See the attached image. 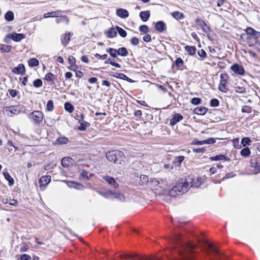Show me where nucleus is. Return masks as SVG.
Listing matches in <instances>:
<instances>
[{
	"label": "nucleus",
	"mask_w": 260,
	"mask_h": 260,
	"mask_svg": "<svg viewBox=\"0 0 260 260\" xmlns=\"http://www.w3.org/2000/svg\"><path fill=\"white\" fill-rule=\"evenodd\" d=\"M139 30L144 34H146L149 31V28L146 25H142L139 27Z\"/></svg>",
	"instance_id": "3c124183"
},
{
	"label": "nucleus",
	"mask_w": 260,
	"mask_h": 260,
	"mask_svg": "<svg viewBox=\"0 0 260 260\" xmlns=\"http://www.w3.org/2000/svg\"><path fill=\"white\" fill-rule=\"evenodd\" d=\"M242 112L243 113H249L251 112V108L250 107L248 106H244L242 109Z\"/></svg>",
	"instance_id": "680f3d73"
},
{
	"label": "nucleus",
	"mask_w": 260,
	"mask_h": 260,
	"mask_svg": "<svg viewBox=\"0 0 260 260\" xmlns=\"http://www.w3.org/2000/svg\"><path fill=\"white\" fill-rule=\"evenodd\" d=\"M192 181V177L188 176L184 180L182 179L176 186H175L169 192L171 197H176L186 192L190 188V183Z\"/></svg>",
	"instance_id": "f03ea898"
},
{
	"label": "nucleus",
	"mask_w": 260,
	"mask_h": 260,
	"mask_svg": "<svg viewBox=\"0 0 260 260\" xmlns=\"http://www.w3.org/2000/svg\"><path fill=\"white\" fill-rule=\"evenodd\" d=\"M204 144H214L215 143V140L214 139L210 138L209 139H207L206 140H204Z\"/></svg>",
	"instance_id": "e2e57ef3"
},
{
	"label": "nucleus",
	"mask_w": 260,
	"mask_h": 260,
	"mask_svg": "<svg viewBox=\"0 0 260 260\" xmlns=\"http://www.w3.org/2000/svg\"><path fill=\"white\" fill-rule=\"evenodd\" d=\"M184 157L183 156H179L175 157L173 161V163L176 167H179L182 162L184 160Z\"/></svg>",
	"instance_id": "393cba45"
},
{
	"label": "nucleus",
	"mask_w": 260,
	"mask_h": 260,
	"mask_svg": "<svg viewBox=\"0 0 260 260\" xmlns=\"http://www.w3.org/2000/svg\"><path fill=\"white\" fill-rule=\"evenodd\" d=\"M116 15L121 18H126L128 17V11L124 9L119 8L116 10Z\"/></svg>",
	"instance_id": "ddd939ff"
},
{
	"label": "nucleus",
	"mask_w": 260,
	"mask_h": 260,
	"mask_svg": "<svg viewBox=\"0 0 260 260\" xmlns=\"http://www.w3.org/2000/svg\"><path fill=\"white\" fill-rule=\"evenodd\" d=\"M8 92L12 98H15L17 94V91L14 89H9Z\"/></svg>",
	"instance_id": "774afa93"
},
{
	"label": "nucleus",
	"mask_w": 260,
	"mask_h": 260,
	"mask_svg": "<svg viewBox=\"0 0 260 260\" xmlns=\"http://www.w3.org/2000/svg\"><path fill=\"white\" fill-rule=\"evenodd\" d=\"M69 186H71V187H73L75 188H77V189H81L83 187V186L80 184H77V183H75L74 182H71V185H69Z\"/></svg>",
	"instance_id": "0e129e2a"
},
{
	"label": "nucleus",
	"mask_w": 260,
	"mask_h": 260,
	"mask_svg": "<svg viewBox=\"0 0 260 260\" xmlns=\"http://www.w3.org/2000/svg\"><path fill=\"white\" fill-rule=\"evenodd\" d=\"M68 61L69 63L71 65L73 66L74 64L76 62L75 58L73 56H70L68 58Z\"/></svg>",
	"instance_id": "338daca9"
},
{
	"label": "nucleus",
	"mask_w": 260,
	"mask_h": 260,
	"mask_svg": "<svg viewBox=\"0 0 260 260\" xmlns=\"http://www.w3.org/2000/svg\"><path fill=\"white\" fill-rule=\"evenodd\" d=\"M29 119L36 124H39L44 118L43 114L40 111H34L30 114Z\"/></svg>",
	"instance_id": "20e7f679"
},
{
	"label": "nucleus",
	"mask_w": 260,
	"mask_h": 260,
	"mask_svg": "<svg viewBox=\"0 0 260 260\" xmlns=\"http://www.w3.org/2000/svg\"><path fill=\"white\" fill-rule=\"evenodd\" d=\"M56 22L57 23H59L60 22H64L66 24H68L69 22V20L67 16H64L61 17L59 18H58L56 20Z\"/></svg>",
	"instance_id": "58836bf2"
},
{
	"label": "nucleus",
	"mask_w": 260,
	"mask_h": 260,
	"mask_svg": "<svg viewBox=\"0 0 260 260\" xmlns=\"http://www.w3.org/2000/svg\"><path fill=\"white\" fill-rule=\"evenodd\" d=\"M210 106L213 107H217L219 106V101L216 99H212L210 101Z\"/></svg>",
	"instance_id": "4d7b16f0"
},
{
	"label": "nucleus",
	"mask_w": 260,
	"mask_h": 260,
	"mask_svg": "<svg viewBox=\"0 0 260 260\" xmlns=\"http://www.w3.org/2000/svg\"><path fill=\"white\" fill-rule=\"evenodd\" d=\"M251 167L254 168L256 169V171L254 172V174H256L260 173V163L257 161H252L250 162Z\"/></svg>",
	"instance_id": "c756f323"
},
{
	"label": "nucleus",
	"mask_w": 260,
	"mask_h": 260,
	"mask_svg": "<svg viewBox=\"0 0 260 260\" xmlns=\"http://www.w3.org/2000/svg\"><path fill=\"white\" fill-rule=\"evenodd\" d=\"M208 109L207 108L204 107H200L196 108L194 109V113L196 114L204 115L206 113Z\"/></svg>",
	"instance_id": "4be33fe9"
},
{
	"label": "nucleus",
	"mask_w": 260,
	"mask_h": 260,
	"mask_svg": "<svg viewBox=\"0 0 260 260\" xmlns=\"http://www.w3.org/2000/svg\"><path fill=\"white\" fill-rule=\"evenodd\" d=\"M212 161L224 160L229 161L230 158H227L225 155L220 154L215 156H211L209 158Z\"/></svg>",
	"instance_id": "a211bd4d"
},
{
	"label": "nucleus",
	"mask_w": 260,
	"mask_h": 260,
	"mask_svg": "<svg viewBox=\"0 0 260 260\" xmlns=\"http://www.w3.org/2000/svg\"><path fill=\"white\" fill-rule=\"evenodd\" d=\"M175 64L178 68H180L183 65V61L181 58H178L175 61Z\"/></svg>",
	"instance_id": "13d9d810"
},
{
	"label": "nucleus",
	"mask_w": 260,
	"mask_h": 260,
	"mask_svg": "<svg viewBox=\"0 0 260 260\" xmlns=\"http://www.w3.org/2000/svg\"><path fill=\"white\" fill-rule=\"evenodd\" d=\"M147 258L146 260H162L161 257H158L154 254L147 256Z\"/></svg>",
	"instance_id": "5fc2aeb1"
},
{
	"label": "nucleus",
	"mask_w": 260,
	"mask_h": 260,
	"mask_svg": "<svg viewBox=\"0 0 260 260\" xmlns=\"http://www.w3.org/2000/svg\"><path fill=\"white\" fill-rule=\"evenodd\" d=\"M25 67L22 64H19L16 68H14L12 72L17 74H23L25 72Z\"/></svg>",
	"instance_id": "f3484780"
},
{
	"label": "nucleus",
	"mask_w": 260,
	"mask_h": 260,
	"mask_svg": "<svg viewBox=\"0 0 260 260\" xmlns=\"http://www.w3.org/2000/svg\"><path fill=\"white\" fill-rule=\"evenodd\" d=\"M117 30L116 28L112 27L107 32V37L109 38H113L117 35Z\"/></svg>",
	"instance_id": "b1692460"
},
{
	"label": "nucleus",
	"mask_w": 260,
	"mask_h": 260,
	"mask_svg": "<svg viewBox=\"0 0 260 260\" xmlns=\"http://www.w3.org/2000/svg\"><path fill=\"white\" fill-rule=\"evenodd\" d=\"M139 15L141 20L143 22H146L149 19L150 16V13L149 11H142L140 13Z\"/></svg>",
	"instance_id": "6ab92c4d"
},
{
	"label": "nucleus",
	"mask_w": 260,
	"mask_h": 260,
	"mask_svg": "<svg viewBox=\"0 0 260 260\" xmlns=\"http://www.w3.org/2000/svg\"><path fill=\"white\" fill-rule=\"evenodd\" d=\"M220 84L219 85L218 89L223 92H227L228 88L226 86L229 76L228 74L225 73L221 74L220 76Z\"/></svg>",
	"instance_id": "39448f33"
},
{
	"label": "nucleus",
	"mask_w": 260,
	"mask_h": 260,
	"mask_svg": "<svg viewBox=\"0 0 260 260\" xmlns=\"http://www.w3.org/2000/svg\"><path fill=\"white\" fill-rule=\"evenodd\" d=\"M138 256H139V254L135 253V254H125L123 255H121L120 256L121 258L125 257L126 258H135V257H137Z\"/></svg>",
	"instance_id": "603ef678"
},
{
	"label": "nucleus",
	"mask_w": 260,
	"mask_h": 260,
	"mask_svg": "<svg viewBox=\"0 0 260 260\" xmlns=\"http://www.w3.org/2000/svg\"><path fill=\"white\" fill-rule=\"evenodd\" d=\"M140 179L143 185L146 184L148 182V176L144 175H141L140 176Z\"/></svg>",
	"instance_id": "09e8293b"
},
{
	"label": "nucleus",
	"mask_w": 260,
	"mask_h": 260,
	"mask_svg": "<svg viewBox=\"0 0 260 260\" xmlns=\"http://www.w3.org/2000/svg\"><path fill=\"white\" fill-rule=\"evenodd\" d=\"M47 110L49 111H52L54 109L53 102L52 100L48 101L46 105Z\"/></svg>",
	"instance_id": "de8ad7c7"
},
{
	"label": "nucleus",
	"mask_w": 260,
	"mask_h": 260,
	"mask_svg": "<svg viewBox=\"0 0 260 260\" xmlns=\"http://www.w3.org/2000/svg\"><path fill=\"white\" fill-rule=\"evenodd\" d=\"M198 54L200 56L199 59L203 60L206 56V52L204 49H201L198 52Z\"/></svg>",
	"instance_id": "37998d69"
},
{
	"label": "nucleus",
	"mask_w": 260,
	"mask_h": 260,
	"mask_svg": "<svg viewBox=\"0 0 260 260\" xmlns=\"http://www.w3.org/2000/svg\"><path fill=\"white\" fill-rule=\"evenodd\" d=\"M103 178L108 183L112 186L114 188H117L119 186L118 183L115 180L114 178L108 175L103 176Z\"/></svg>",
	"instance_id": "1a4fd4ad"
},
{
	"label": "nucleus",
	"mask_w": 260,
	"mask_h": 260,
	"mask_svg": "<svg viewBox=\"0 0 260 260\" xmlns=\"http://www.w3.org/2000/svg\"><path fill=\"white\" fill-rule=\"evenodd\" d=\"M117 54L122 56H126L128 55V52L125 47H121L119 48L117 50Z\"/></svg>",
	"instance_id": "473e14b6"
},
{
	"label": "nucleus",
	"mask_w": 260,
	"mask_h": 260,
	"mask_svg": "<svg viewBox=\"0 0 260 260\" xmlns=\"http://www.w3.org/2000/svg\"><path fill=\"white\" fill-rule=\"evenodd\" d=\"M250 139L248 137L243 138L241 140V144L243 146H245L246 145H248L250 142Z\"/></svg>",
	"instance_id": "6e6d98bb"
},
{
	"label": "nucleus",
	"mask_w": 260,
	"mask_h": 260,
	"mask_svg": "<svg viewBox=\"0 0 260 260\" xmlns=\"http://www.w3.org/2000/svg\"><path fill=\"white\" fill-rule=\"evenodd\" d=\"M28 64L30 67H35L39 66V62L37 59L33 58L28 60Z\"/></svg>",
	"instance_id": "7c9ffc66"
},
{
	"label": "nucleus",
	"mask_w": 260,
	"mask_h": 260,
	"mask_svg": "<svg viewBox=\"0 0 260 260\" xmlns=\"http://www.w3.org/2000/svg\"><path fill=\"white\" fill-rule=\"evenodd\" d=\"M42 81L41 79H38L35 80L33 82L34 86L36 88L40 87L42 86Z\"/></svg>",
	"instance_id": "8fccbe9b"
},
{
	"label": "nucleus",
	"mask_w": 260,
	"mask_h": 260,
	"mask_svg": "<svg viewBox=\"0 0 260 260\" xmlns=\"http://www.w3.org/2000/svg\"><path fill=\"white\" fill-rule=\"evenodd\" d=\"M155 27L157 31L162 32L166 29V25L163 21H159L156 23Z\"/></svg>",
	"instance_id": "aec40b11"
},
{
	"label": "nucleus",
	"mask_w": 260,
	"mask_h": 260,
	"mask_svg": "<svg viewBox=\"0 0 260 260\" xmlns=\"http://www.w3.org/2000/svg\"><path fill=\"white\" fill-rule=\"evenodd\" d=\"M45 79L47 81L52 82L53 83L55 79V77L51 73H49L46 75Z\"/></svg>",
	"instance_id": "e433bc0d"
},
{
	"label": "nucleus",
	"mask_w": 260,
	"mask_h": 260,
	"mask_svg": "<svg viewBox=\"0 0 260 260\" xmlns=\"http://www.w3.org/2000/svg\"><path fill=\"white\" fill-rule=\"evenodd\" d=\"M185 49L190 55H193L196 54V48L194 46H186Z\"/></svg>",
	"instance_id": "72a5a7b5"
},
{
	"label": "nucleus",
	"mask_w": 260,
	"mask_h": 260,
	"mask_svg": "<svg viewBox=\"0 0 260 260\" xmlns=\"http://www.w3.org/2000/svg\"><path fill=\"white\" fill-rule=\"evenodd\" d=\"M12 46L10 45H7L2 44L0 45V51L2 52H9L11 50Z\"/></svg>",
	"instance_id": "2f4dec72"
},
{
	"label": "nucleus",
	"mask_w": 260,
	"mask_h": 260,
	"mask_svg": "<svg viewBox=\"0 0 260 260\" xmlns=\"http://www.w3.org/2000/svg\"><path fill=\"white\" fill-rule=\"evenodd\" d=\"M24 107L22 105H17L6 107L3 109V113L5 116L12 117L23 112Z\"/></svg>",
	"instance_id": "7ed1b4c3"
},
{
	"label": "nucleus",
	"mask_w": 260,
	"mask_h": 260,
	"mask_svg": "<svg viewBox=\"0 0 260 260\" xmlns=\"http://www.w3.org/2000/svg\"><path fill=\"white\" fill-rule=\"evenodd\" d=\"M60 14V11H55V12H51L50 13H45L44 14V18H47L49 17H59Z\"/></svg>",
	"instance_id": "5701e85b"
},
{
	"label": "nucleus",
	"mask_w": 260,
	"mask_h": 260,
	"mask_svg": "<svg viewBox=\"0 0 260 260\" xmlns=\"http://www.w3.org/2000/svg\"><path fill=\"white\" fill-rule=\"evenodd\" d=\"M123 154V153L120 151L113 150L107 152L106 156L109 161L116 162Z\"/></svg>",
	"instance_id": "423d86ee"
},
{
	"label": "nucleus",
	"mask_w": 260,
	"mask_h": 260,
	"mask_svg": "<svg viewBox=\"0 0 260 260\" xmlns=\"http://www.w3.org/2000/svg\"><path fill=\"white\" fill-rule=\"evenodd\" d=\"M73 36L71 32H68L66 34L62 35L61 37V43L64 46H66L70 41L71 37Z\"/></svg>",
	"instance_id": "f8f14e48"
},
{
	"label": "nucleus",
	"mask_w": 260,
	"mask_h": 260,
	"mask_svg": "<svg viewBox=\"0 0 260 260\" xmlns=\"http://www.w3.org/2000/svg\"><path fill=\"white\" fill-rule=\"evenodd\" d=\"M247 34L254 39H257L260 37V31H256L252 27H248L246 29Z\"/></svg>",
	"instance_id": "9d476101"
},
{
	"label": "nucleus",
	"mask_w": 260,
	"mask_h": 260,
	"mask_svg": "<svg viewBox=\"0 0 260 260\" xmlns=\"http://www.w3.org/2000/svg\"><path fill=\"white\" fill-rule=\"evenodd\" d=\"M230 69L236 74L242 76L245 74V70L244 68L241 65L238 63H234L233 64L231 67Z\"/></svg>",
	"instance_id": "6e6552de"
},
{
	"label": "nucleus",
	"mask_w": 260,
	"mask_h": 260,
	"mask_svg": "<svg viewBox=\"0 0 260 260\" xmlns=\"http://www.w3.org/2000/svg\"><path fill=\"white\" fill-rule=\"evenodd\" d=\"M180 235L177 234L171 241L173 248L177 249L180 256V260H193V249L196 245L190 243H179Z\"/></svg>",
	"instance_id": "f257e3e1"
},
{
	"label": "nucleus",
	"mask_w": 260,
	"mask_h": 260,
	"mask_svg": "<svg viewBox=\"0 0 260 260\" xmlns=\"http://www.w3.org/2000/svg\"><path fill=\"white\" fill-rule=\"evenodd\" d=\"M112 195L114 196V198L118 199V200H119L120 201H123L124 200V196L120 193H118V192L117 193V192H114V193Z\"/></svg>",
	"instance_id": "a18cd8bd"
},
{
	"label": "nucleus",
	"mask_w": 260,
	"mask_h": 260,
	"mask_svg": "<svg viewBox=\"0 0 260 260\" xmlns=\"http://www.w3.org/2000/svg\"><path fill=\"white\" fill-rule=\"evenodd\" d=\"M116 29L117 30V32H118L119 35L121 37H125L126 36L127 33L122 28L117 26H116Z\"/></svg>",
	"instance_id": "c03bdc74"
},
{
	"label": "nucleus",
	"mask_w": 260,
	"mask_h": 260,
	"mask_svg": "<svg viewBox=\"0 0 260 260\" xmlns=\"http://www.w3.org/2000/svg\"><path fill=\"white\" fill-rule=\"evenodd\" d=\"M172 16L177 20L182 19L184 18V14L179 11H175L171 13Z\"/></svg>",
	"instance_id": "bb28decb"
},
{
	"label": "nucleus",
	"mask_w": 260,
	"mask_h": 260,
	"mask_svg": "<svg viewBox=\"0 0 260 260\" xmlns=\"http://www.w3.org/2000/svg\"><path fill=\"white\" fill-rule=\"evenodd\" d=\"M3 175L5 178L8 181L9 185L10 186L13 185L14 183V179L11 177L9 173L8 172H4Z\"/></svg>",
	"instance_id": "a878e982"
},
{
	"label": "nucleus",
	"mask_w": 260,
	"mask_h": 260,
	"mask_svg": "<svg viewBox=\"0 0 260 260\" xmlns=\"http://www.w3.org/2000/svg\"><path fill=\"white\" fill-rule=\"evenodd\" d=\"M202 184L201 182V178L200 177H198L196 179V180H194L193 178L192 177V181L190 185V187H195V188H198Z\"/></svg>",
	"instance_id": "412c9836"
},
{
	"label": "nucleus",
	"mask_w": 260,
	"mask_h": 260,
	"mask_svg": "<svg viewBox=\"0 0 260 260\" xmlns=\"http://www.w3.org/2000/svg\"><path fill=\"white\" fill-rule=\"evenodd\" d=\"M107 52H108L110 55L113 57H116L117 54V50L113 48H109L107 50Z\"/></svg>",
	"instance_id": "49530a36"
},
{
	"label": "nucleus",
	"mask_w": 260,
	"mask_h": 260,
	"mask_svg": "<svg viewBox=\"0 0 260 260\" xmlns=\"http://www.w3.org/2000/svg\"><path fill=\"white\" fill-rule=\"evenodd\" d=\"M205 243L213 253H217L219 255L220 254L218 252V249L215 247L212 244L209 243L207 241H206Z\"/></svg>",
	"instance_id": "f704fd0d"
},
{
	"label": "nucleus",
	"mask_w": 260,
	"mask_h": 260,
	"mask_svg": "<svg viewBox=\"0 0 260 260\" xmlns=\"http://www.w3.org/2000/svg\"><path fill=\"white\" fill-rule=\"evenodd\" d=\"M79 122L81 124V126L78 128V129L80 131H85L86 128L90 125L88 122L83 120V115L82 114L81 115V118L79 120Z\"/></svg>",
	"instance_id": "2eb2a0df"
},
{
	"label": "nucleus",
	"mask_w": 260,
	"mask_h": 260,
	"mask_svg": "<svg viewBox=\"0 0 260 260\" xmlns=\"http://www.w3.org/2000/svg\"><path fill=\"white\" fill-rule=\"evenodd\" d=\"M105 64H110L112 66L115 67L116 68H120L121 66L118 63H116L115 62H113L110 58H109L105 61Z\"/></svg>",
	"instance_id": "79ce46f5"
},
{
	"label": "nucleus",
	"mask_w": 260,
	"mask_h": 260,
	"mask_svg": "<svg viewBox=\"0 0 260 260\" xmlns=\"http://www.w3.org/2000/svg\"><path fill=\"white\" fill-rule=\"evenodd\" d=\"M68 142L69 139L65 137H62L57 138L56 140L55 144L58 145H62L67 144Z\"/></svg>",
	"instance_id": "cd10ccee"
},
{
	"label": "nucleus",
	"mask_w": 260,
	"mask_h": 260,
	"mask_svg": "<svg viewBox=\"0 0 260 260\" xmlns=\"http://www.w3.org/2000/svg\"><path fill=\"white\" fill-rule=\"evenodd\" d=\"M25 38V35L23 34L13 33L10 35H7L5 38V41L8 43L7 39H11L15 42H19Z\"/></svg>",
	"instance_id": "0eeeda50"
},
{
	"label": "nucleus",
	"mask_w": 260,
	"mask_h": 260,
	"mask_svg": "<svg viewBox=\"0 0 260 260\" xmlns=\"http://www.w3.org/2000/svg\"><path fill=\"white\" fill-rule=\"evenodd\" d=\"M64 109L70 113L72 112L74 110V106L69 103H66L64 104Z\"/></svg>",
	"instance_id": "a19ab883"
},
{
	"label": "nucleus",
	"mask_w": 260,
	"mask_h": 260,
	"mask_svg": "<svg viewBox=\"0 0 260 260\" xmlns=\"http://www.w3.org/2000/svg\"><path fill=\"white\" fill-rule=\"evenodd\" d=\"M131 42L133 45H137L139 43V40L137 37H133L131 39Z\"/></svg>",
	"instance_id": "69168bd1"
},
{
	"label": "nucleus",
	"mask_w": 260,
	"mask_h": 260,
	"mask_svg": "<svg viewBox=\"0 0 260 260\" xmlns=\"http://www.w3.org/2000/svg\"><path fill=\"white\" fill-rule=\"evenodd\" d=\"M73 160L72 158L67 157L61 159V165L63 167L68 168L73 164Z\"/></svg>",
	"instance_id": "dca6fc26"
},
{
	"label": "nucleus",
	"mask_w": 260,
	"mask_h": 260,
	"mask_svg": "<svg viewBox=\"0 0 260 260\" xmlns=\"http://www.w3.org/2000/svg\"><path fill=\"white\" fill-rule=\"evenodd\" d=\"M235 90L236 92L239 93H243L245 92V89L243 87L237 86L235 88Z\"/></svg>",
	"instance_id": "052dcab7"
},
{
	"label": "nucleus",
	"mask_w": 260,
	"mask_h": 260,
	"mask_svg": "<svg viewBox=\"0 0 260 260\" xmlns=\"http://www.w3.org/2000/svg\"><path fill=\"white\" fill-rule=\"evenodd\" d=\"M183 119V116L179 113L175 114L173 118L170 120V123L171 125H175L177 122Z\"/></svg>",
	"instance_id": "4468645a"
},
{
	"label": "nucleus",
	"mask_w": 260,
	"mask_h": 260,
	"mask_svg": "<svg viewBox=\"0 0 260 260\" xmlns=\"http://www.w3.org/2000/svg\"><path fill=\"white\" fill-rule=\"evenodd\" d=\"M5 18L8 21H13L14 19L13 13L12 11L7 12L5 15Z\"/></svg>",
	"instance_id": "c9c22d12"
},
{
	"label": "nucleus",
	"mask_w": 260,
	"mask_h": 260,
	"mask_svg": "<svg viewBox=\"0 0 260 260\" xmlns=\"http://www.w3.org/2000/svg\"><path fill=\"white\" fill-rule=\"evenodd\" d=\"M240 154L244 157L248 156L250 154V150L248 147L244 148L241 150Z\"/></svg>",
	"instance_id": "4c0bfd02"
},
{
	"label": "nucleus",
	"mask_w": 260,
	"mask_h": 260,
	"mask_svg": "<svg viewBox=\"0 0 260 260\" xmlns=\"http://www.w3.org/2000/svg\"><path fill=\"white\" fill-rule=\"evenodd\" d=\"M51 177L50 176H43L39 180L40 187L44 189L46 186L50 182Z\"/></svg>",
	"instance_id": "9b49d317"
},
{
	"label": "nucleus",
	"mask_w": 260,
	"mask_h": 260,
	"mask_svg": "<svg viewBox=\"0 0 260 260\" xmlns=\"http://www.w3.org/2000/svg\"><path fill=\"white\" fill-rule=\"evenodd\" d=\"M201 103V99L199 98H193L191 100V103L194 105H198Z\"/></svg>",
	"instance_id": "864d4df0"
},
{
	"label": "nucleus",
	"mask_w": 260,
	"mask_h": 260,
	"mask_svg": "<svg viewBox=\"0 0 260 260\" xmlns=\"http://www.w3.org/2000/svg\"><path fill=\"white\" fill-rule=\"evenodd\" d=\"M196 24L202 27V26H205V22L200 18H197L195 21Z\"/></svg>",
	"instance_id": "bf43d9fd"
},
{
	"label": "nucleus",
	"mask_w": 260,
	"mask_h": 260,
	"mask_svg": "<svg viewBox=\"0 0 260 260\" xmlns=\"http://www.w3.org/2000/svg\"><path fill=\"white\" fill-rule=\"evenodd\" d=\"M113 76L117 77V78H120V79L124 80H126L130 83L134 82V80L129 78L125 75H124V74H122V73H118V74H117L116 75H113Z\"/></svg>",
	"instance_id": "c85d7f7f"
},
{
	"label": "nucleus",
	"mask_w": 260,
	"mask_h": 260,
	"mask_svg": "<svg viewBox=\"0 0 260 260\" xmlns=\"http://www.w3.org/2000/svg\"><path fill=\"white\" fill-rule=\"evenodd\" d=\"M98 193L105 198H109L110 195L113 194L114 193V192L111 190H109L108 191L105 192L99 191H98Z\"/></svg>",
	"instance_id": "ea45409f"
}]
</instances>
